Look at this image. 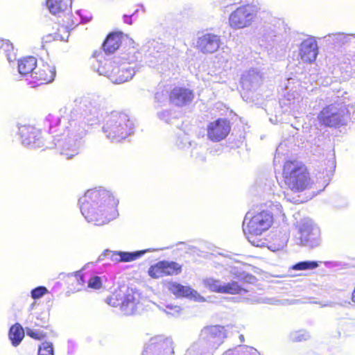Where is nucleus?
<instances>
[{
    "label": "nucleus",
    "mask_w": 355,
    "mask_h": 355,
    "mask_svg": "<svg viewBox=\"0 0 355 355\" xmlns=\"http://www.w3.org/2000/svg\"><path fill=\"white\" fill-rule=\"evenodd\" d=\"M247 292L237 282H231L222 284L220 293L239 295Z\"/></svg>",
    "instance_id": "nucleus-23"
},
{
    "label": "nucleus",
    "mask_w": 355,
    "mask_h": 355,
    "mask_svg": "<svg viewBox=\"0 0 355 355\" xmlns=\"http://www.w3.org/2000/svg\"><path fill=\"white\" fill-rule=\"evenodd\" d=\"M79 205L85 219L96 225L108 223L117 214V200L103 189H88L79 198Z\"/></svg>",
    "instance_id": "nucleus-1"
},
{
    "label": "nucleus",
    "mask_w": 355,
    "mask_h": 355,
    "mask_svg": "<svg viewBox=\"0 0 355 355\" xmlns=\"http://www.w3.org/2000/svg\"><path fill=\"white\" fill-rule=\"evenodd\" d=\"M144 253V251H137L134 252H116L114 255L117 257L115 259L119 262H130L138 259Z\"/></svg>",
    "instance_id": "nucleus-24"
},
{
    "label": "nucleus",
    "mask_w": 355,
    "mask_h": 355,
    "mask_svg": "<svg viewBox=\"0 0 355 355\" xmlns=\"http://www.w3.org/2000/svg\"><path fill=\"white\" fill-rule=\"evenodd\" d=\"M300 55L305 63L313 62L318 53L316 41L313 38H307L302 42L300 46Z\"/></svg>",
    "instance_id": "nucleus-16"
},
{
    "label": "nucleus",
    "mask_w": 355,
    "mask_h": 355,
    "mask_svg": "<svg viewBox=\"0 0 355 355\" xmlns=\"http://www.w3.org/2000/svg\"><path fill=\"white\" fill-rule=\"evenodd\" d=\"M273 222V216L267 211L248 213L243 223V230L248 241L254 245L259 246L260 241H256L255 237L270 228Z\"/></svg>",
    "instance_id": "nucleus-3"
},
{
    "label": "nucleus",
    "mask_w": 355,
    "mask_h": 355,
    "mask_svg": "<svg viewBox=\"0 0 355 355\" xmlns=\"http://www.w3.org/2000/svg\"><path fill=\"white\" fill-rule=\"evenodd\" d=\"M313 180L309 168L296 159L284 162L282 172V187L293 193L310 189Z\"/></svg>",
    "instance_id": "nucleus-2"
},
{
    "label": "nucleus",
    "mask_w": 355,
    "mask_h": 355,
    "mask_svg": "<svg viewBox=\"0 0 355 355\" xmlns=\"http://www.w3.org/2000/svg\"><path fill=\"white\" fill-rule=\"evenodd\" d=\"M98 70L116 84L130 80L134 75L133 69L128 66L126 62H121L117 58L105 59Z\"/></svg>",
    "instance_id": "nucleus-5"
},
{
    "label": "nucleus",
    "mask_w": 355,
    "mask_h": 355,
    "mask_svg": "<svg viewBox=\"0 0 355 355\" xmlns=\"http://www.w3.org/2000/svg\"><path fill=\"white\" fill-rule=\"evenodd\" d=\"M42 329L39 328L28 329L27 335L35 340H44L47 337V333L44 331V329H47V326H42Z\"/></svg>",
    "instance_id": "nucleus-26"
},
{
    "label": "nucleus",
    "mask_w": 355,
    "mask_h": 355,
    "mask_svg": "<svg viewBox=\"0 0 355 355\" xmlns=\"http://www.w3.org/2000/svg\"><path fill=\"white\" fill-rule=\"evenodd\" d=\"M231 123L226 118H218L209 122L207 126V138L212 142L224 140L230 133Z\"/></svg>",
    "instance_id": "nucleus-10"
},
{
    "label": "nucleus",
    "mask_w": 355,
    "mask_h": 355,
    "mask_svg": "<svg viewBox=\"0 0 355 355\" xmlns=\"http://www.w3.org/2000/svg\"><path fill=\"white\" fill-rule=\"evenodd\" d=\"M46 5L52 14H58L67 8V4L64 0H46Z\"/></svg>",
    "instance_id": "nucleus-25"
},
{
    "label": "nucleus",
    "mask_w": 355,
    "mask_h": 355,
    "mask_svg": "<svg viewBox=\"0 0 355 355\" xmlns=\"http://www.w3.org/2000/svg\"><path fill=\"white\" fill-rule=\"evenodd\" d=\"M76 25V23L71 21L70 15H64V19H63L62 21L58 22V27L57 28L58 33L55 34H48L43 37L42 47L44 49H47L52 42L62 40L64 37L62 35L60 32L62 31L68 34L69 31L74 28Z\"/></svg>",
    "instance_id": "nucleus-12"
},
{
    "label": "nucleus",
    "mask_w": 355,
    "mask_h": 355,
    "mask_svg": "<svg viewBox=\"0 0 355 355\" xmlns=\"http://www.w3.org/2000/svg\"><path fill=\"white\" fill-rule=\"evenodd\" d=\"M319 263L315 261H304L295 263L291 268L295 270H313L318 268Z\"/></svg>",
    "instance_id": "nucleus-27"
},
{
    "label": "nucleus",
    "mask_w": 355,
    "mask_h": 355,
    "mask_svg": "<svg viewBox=\"0 0 355 355\" xmlns=\"http://www.w3.org/2000/svg\"><path fill=\"white\" fill-rule=\"evenodd\" d=\"M123 35L122 32H112L109 33L102 44L105 53L111 54L116 51L122 43Z\"/></svg>",
    "instance_id": "nucleus-18"
},
{
    "label": "nucleus",
    "mask_w": 355,
    "mask_h": 355,
    "mask_svg": "<svg viewBox=\"0 0 355 355\" xmlns=\"http://www.w3.org/2000/svg\"><path fill=\"white\" fill-rule=\"evenodd\" d=\"M19 134L23 144L28 146H39L41 141V132L31 125H24L19 127Z\"/></svg>",
    "instance_id": "nucleus-15"
},
{
    "label": "nucleus",
    "mask_w": 355,
    "mask_h": 355,
    "mask_svg": "<svg viewBox=\"0 0 355 355\" xmlns=\"http://www.w3.org/2000/svg\"><path fill=\"white\" fill-rule=\"evenodd\" d=\"M38 64L37 59L32 55H28L20 58L17 62L19 73L24 76H29L30 79L35 73Z\"/></svg>",
    "instance_id": "nucleus-19"
},
{
    "label": "nucleus",
    "mask_w": 355,
    "mask_h": 355,
    "mask_svg": "<svg viewBox=\"0 0 355 355\" xmlns=\"http://www.w3.org/2000/svg\"><path fill=\"white\" fill-rule=\"evenodd\" d=\"M257 12L253 5L245 4L236 8L229 16V26L233 29H241L251 25Z\"/></svg>",
    "instance_id": "nucleus-8"
},
{
    "label": "nucleus",
    "mask_w": 355,
    "mask_h": 355,
    "mask_svg": "<svg viewBox=\"0 0 355 355\" xmlns=\"http://www.w3.org/2000/svg\"><path fill=\"white\" fill-rule=\"evenodd\" d=\"M351 301L355 305V286L354 288L351 293Z\"/></svg>",
    "instance_id": "nucleus-34"
},
{
    "label": "nucleus",
    "mask_w": 355,
    "mask_h": 355,
    "mask_svg": "<svg viewBox=\"0 0 355 355\" xmlns=\"http://www.w3.org/2000/svg\"><path fill=\"white\" fill-rule=\"evenodd\" d=\"M48 293V290L45 286H40L35 288L31 291V297L34 300L39 299L42 297L43 295Z\"/></svg>",
    "instance_id": "nucleus-32"
},
{
    "label": "nucleus",
    "mask_w": 355,
    "mask_h": 355,
    "mask_svg": "<svg viewBox=\"0 0 355 355\" xmlns=\"http://www.w3.org/2000/svg\"><path fill=\"white\" fill-rule=\"evenodd\" d=\"M8 336L12 345L16 347L24 337V329L19 323H16L10 328Z\"/></svg>",
    "instance_id": "nucleus-22"
},
{
    "label": "nucleus",
    "mask_w": 355,
    "mask_h": 355,
    "mask_svg": "<svg viewBox=\"0 0 355 355\" xmlns=\"http://www.w3.org/2000/svg\"><path fill=\"white\" fill-rule=\"evenodd\" d=\"M204 285L210 291L220 293L222 284L219 280L208 278L204 281Z\"/></svg>",
    "instance_id": "nucleus-28"
},
{
    "label": "nucleus",
    "mask_w": 355,
    "mask_h": 355,
    "mask_svg": "<svg viewBox=\"0 0 355 355\" xmlns=\"http://www.w3.org/2000/svg\"><path fill=\"white\" fill-rule=\"evenodd\" d=\"M132 123L128 116L121 112L114 111L108 116L103 127L107 138L121 140L130 135Z\"/></svg>",
    "instance_id": "nucleus-4"
},
{
    "label": "nucleus",
    "mask_w": 355,
    "mask_h": 355,
    "mask_svg": "<svg viewBox=\"0 0 355 355\" xmlns=\"http://www.w3.org/2000/svg\"><path fill=\"white\" fill-rule=\"evenodd\" d=\"M349 112L343 104H330L320 111L318 116L320 123L328 127H337L344 124L345 117Z\"/></svg>",
    "instance_id": "nucleus-7"
},
{
    "label": "nucleus",
    "mask_w": 355,
    "mask_h": 355,
    "mask_svg": "<svg viewBox=\"0 0 355 355\" xmlns=\"http://www.w3.org/2000/svg\"><path fill=\"white\" fill-rule=\"evenodd\" d=\"M67 288L73 292H78L85 286V276L81 271H76L66 277Z\"/></svg>",
    "instance_id": "nucleus-20"
},
{
    "label": "nucleus",
    "mask_w": 355,
    "mask_h": 355,
    "mask_svg": "<svg viewBox=\"0 0 355 355\" xmlns=\"http://www.w3.org/2000/svg\"><path fill=\"white\" fill-rule=\"evenodd\" d=\"M168 97L171 103L181 107L192 101L193 93L187 88L176 87L170 92Z\"/></svg>",
    "instance_id": "nucleus-17"
},
{
    "label": "nucleus",
    "mask_w": 355,
    "mask_h": 355,
    "mask_svg": "<svg viewBox=\"0 0 355 355\" xmlns=\"http://www.w3.org/2000/svg\"><path fill=\"white\" fill-rule=\"evenodd\" d=\"M223 355H259L258 352L253 347H243L239 351H228Z\"/></svg>",
    "instance_id": "nucleus-29"
},
{
    "label": "nucleus",
    "mask_w": 355,
    "mask_h": 355,
    "mask_svg": "<svg viewBox=\"0 0 355 355\" xmlns=\"http://www.w3.org/2000/svg\"><path fill=\"white\" fill-rule=\"evenodd\" d=\"M205 338L214 343L221 342L227 334L225 327L220 325L207 327L204 330Z\"/></svg>",
    "instance_id": "nucleus-21"
},
{
    "label": "nucleus",
    "mask_w": 355,
    "mask_h": 355,
    "mask_svg": "<svg viewBox=\"0 0 355 355\" xmlns=\"http://www.w3.org/2000/svg\"><path fill=\"white\" fill-rule=\"evenodd\" d=\"M168 291L177 298L198 300L200 294L189 286H184L177 282L169 281L166 284Z\"/></svg>",
    "instance_id": "nucleus-14"
},
{
    "label": "nucleus",
    "mask_w": 355,
    "mask_h": 355,
    "mask_svg": "<svg viewBox=\"0 0 355 355\" xmlns=\"http://www.w3.org/2000/svg\"><path fill=\"white\" fill-rule=\"evenodd\" d=\"M87 287L94 290L100 289L102 287V281L98 276H92L87 281Z\"/></svg>",
    "instance_id": "nucleus-31"
},
{
    "label": "nucleus",
    "mask_w": 355,
    "mask_h": 355,
    "mask_svg": "<svg viewBox=\"0 0 355 355\" xmlns=\"http://www.w3.org/2000/svg\"><path fill=\"white\" fill-rule=\"evenodd\" d=\"M220 43V38L218 35L207 33L198 38L196 48L202 53H213L218 50Z\"/></svg>",
    "instance_id": "nucleus-13"
},
{
    "label": "nucleus",
    "mask_w": 355,
    "mask_h": 355,
    "mask_svg": "<svg viewBox=\"0 0 355 355\" xmlns=\"http://www.w3.org/2000/svg\"><path fill=\"white\" fill-rule=\"evenodd\" d=\"M12 50V45L10 42L5 40H0V54H8Z\"/></svg>",
    "instance_id": "nucleus-33"
},
{
    "label": "nucleus",
    "mask_w": 355,
    "mask_h": 355,
    "mask_svg": "<svg viewBox=\"0 0 355 355\" xmlns=\"http://www.w3.org/2000/svg\"><path fill=\"white\" fill-rule=\"evenodd\" d=\"M56 76V69L52 63L42 62L33 73L29 82L33 87L52 83Z\"/></svg>",
    "instance_id": "nucleus-11"
},
{
    "label": "nucleus",
    "mask_w": 355,
    "mask_h": 355,
    "mask_svg": "<svg viewBox=\"0 0 355 355\" xmlns=\"http://www.w3.org/2000/svg\"><path fill=\"white\" fill-rule=\"evenodd\" d=\"M107 303L112 306H119L124 315H130L137 311L139 295L132 288L117 289L107 298Z\"/></svg>",
    "instance_id": "nucleus-6"
},
{
    "label": "nucleus",
    "mask_w": 355,
    "mask_h": 355,
    "mask_svg": "<svg viewBox=\"0 0 355 355\" xmlns=\"http://www.w3.org/2000/svg\"><path fill=\"white\" fill-rule=\"evenodd\" d=\"M182 271V266L173 261H159L151 265L148 270V275L153 279H159L168 276H175Z\"/></svg>",
    "instance_id": "nucleus-9"
},
{
    "label": "nucleus",
    "mask_w": 355,
    "mask_h": 355,
    "mask_svg": "<svg viewBox=\"0 0 355 355\" xmlns=\"http://www.w3.org/2000/svg\"><path fill=\"white\" fill-rule=\"evenodd\" d=\"M37 355H54L53 344L44 342L38 347Z\"/></svg>",
    "instance_id": "nucleus-30"
}]
</instances>
